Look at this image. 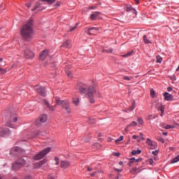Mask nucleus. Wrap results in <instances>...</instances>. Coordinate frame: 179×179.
Masks as SVG:
<instances>
[{
    "mask_svg": "<svg viewBox=\"0 0 179 179\" xmlns=\"http://www.w3.org/2000/svg\"><path fill=\"white\" fill-rule=\"evenodd\" d=\"M143 40L145 44H152V37L149 34L144 35L143 36Z\"/></svg>",
    "mask_w": 179,
    "mask_h": 179,
    "instance_id": "4468645a",
    "label": "nucleus"
},
{
    "mask_svg": "<svg viewBox=\"0 0 179 179\" xmlns=\"http://www.w3.org/2000/svg\"><path fill=\"white\" fill-rule=\"evenodd\" d=\"M71 166V162L68 161H62L60 163V167L64 169V170L68 169Z\"/></svg>",
    "mask_w": 179,
    "mask_h": 179,
    "instance_id": "2eb2a0df",
    "label": "nucleus"
},
{
    "mask_svg": "<svg viewBox=\"0 0 179 179\" xmlns=\"http://www.w3.org/2000/svg\"><path fill=\"white\" fill-rule=\"evenodd\" d=\"M139 162H142V158H138V159H136L135 163H139Z\"/></svg>",
    "mask_w": 179,
    "mask_h": 179,
    "instance_id": "49530a36",
    "label": "nucleus"
},
{
    "mask_svg": "<svg viewBox=\"0 0 179 179\" xmlns=\"http://www.w3.org/2000/svg\"><path fill=\"white\" fill-rule=\"evenodd\" d=\"M167 90H168L169 92H173V88H171V87H169L167 88Z\"/></svg>",
    "mask_w": 179,
    "mask_h": 179,
    "instance_id": "3c124183",
    "label": "nucleus"
},
{
    "mask_svg": "<svg viewBox=\"0 0 179 179\" xmlns=\"http://www.w3.org/2000/svg\"><path fill=\"white\" fill-rule=\"evenodd\" d=\"M156 58H157L156 62L159 64H162V62L163 61V58H162V57L160 56H157Z\"/></svg>",
    "mask_w": 179,
    "mask_h": 179,
    "instance_id": "cd10ccee",
    "label": "nucleus"
},
{
    "mask_svg": "<svg viewBox=\"0 0 179 179\" xmlns=\"http://www.w3.org/2000/svg\"><path fill=\"white\" fill-rule=\"evenodd\" d=\"M136 171H138V168L136 167H134L130 170V173H136Z\"/></svg>",
    "mask_w": 179,
    "mask_h": 179,
    "instance_id": "c9c22d12",
    "label": "nucleus"
},
{
    "mask_svg": "<svg viewBox=\"0 0 179 179\" xmlns=\"http://www.w3.org/2000/svg\"><path fill=\"white\" fill-rule=\"evenodd\" d=\"M138 121V124H140V125H142V124H143V120H142V118L139 117Z\"/></svg>",
    "mask_w": 179,
    "mask_h": 179,
    "instance_id": "ea45409f",
    "label": "nucleus"
},
{
    "mask_svg": "<svg viewBox=\"0 0 179 179\" xmlns=\"http://www.w3.org/2000/svg\"><path fill=\"white\" fill-rule=\"evenodd\" d=\"M99 15H100V13H97V12L94 13L91 15L90 19L92 20H96V19H97V16H99Z\"/></svg>",
    "mask_w": 179,
    "mask_h": 179,
    "instance_id": "412c9836",
    "label": "nucleus"
},
{
    "mask_svg": "<svg viewBox=\"0 0 179 179\" xmlns=\"http://www.w3.org/2000/svg\"><path fill=\"white\" fill-rule=\"evenodd\" d=\"M72 101L74 106H79V98H73Z\"/></svg>",
    "mask_w": 179,
    "mask_h": 179,
    "instance_id": "393cba45",
    "label": "nucleus"
},
{
    "mask_svg": "<svg viewBox=\"0 0 179 179\" xmlns=\"http://www.w3.org/2000/svg\"><path fill=\"white\" fill-rule=\"evenodd\" d=\"M142 153V151L141 150H134L131 152V155L133 156H135V155H141Z\"/></svg>",
    "mask_w": 179,
    "mask_h": 179,
    "instance_id": "a878e982",
    "label": "nucleus"
},
{
    "mask_svg": "<svg viewBox=\"0 0 179 179\" xmlns=\"http://www.w3.org/2000/svg\"><path fill=\"white\" fill-rule=\"evenodd\" d=\"M164 96L166 101H171L173 100V96H171L169 92H165L164 94Z\"/></svg>",
    "mask_w": 179,
    "mask_h": 179,
    "instance_id": "dca6fc26",
    "label": "nucleus"
},
{
    "mask_svg": "<svg viewBox=\"0 0 179 179\" xmlns=\"http://www.w3.org/2000/svg\"><path fill=\"white\" fill-rule=\"evenodd\" d=\"M48 117H47V115H41L36 121V125H41V124H43L44 122H45V121H47Z\"/></svg>",
    "mask_w": 179,
    "mask_h": 179,
    "instance_id": "0eeeda50",
    "label": "nucleus"
},
{
    "mask_svg": "<svg viewBox=\"0 0 179 179\" xmlns=\"http://www.w3.org/2000/svg\"><path fill=\"white\" fill-rule=\"evenodd\" d=\"M136 125H138V123L136 122H131V124L126 127L125 130L128 131V128H129V127H136Z\"/></svg>",
    "mask_w": 179,
    "mask_h": 179,
    "instance_id": "b1692460",
    "label": "nucleus"
},
{
    "mask_svg": "<svg viewBox=\"0 0 179 179\" xmlns=\"http://www.w3.org/2000/svg\"><path fill=\"white\" fill-rule=\"evenodd\" d=\"M61 6V2L57 1L56 3V6Z\"/></svg>",
    "mask_w": 179,
    "mask_h": 179,
    "instance_id": "5fc2aeb1",
    "label": "nucleus"
},
{
    "mask_svg": "<svg viewBox=\"0 0 179 179\" xmlns=\"http://www.w3.org/2000/svg\"><path fill=\"white\" fill-rule=\"evenodd\" d=\"M135 109V105H132L130 108H129V110L132 111L133 110Z\"/></svg>",
    "mask_w": 179,
    "mask_h": 179,
    "instance_id": "c03bdc74",
    "label": "nucleus"
},
{
    "mask_svg": "<svg viewBox=\"0 0 179 179\" xmlns=\"http://www.w3.org/2000/svg\"><path fill=\"white\" fill-rule=\"evenodd\" d=\"M90 9H94V7L90 6Z\"/></svg>",
    "mask_w": 179,
    "mask_h": 179,
    "instance_id": "0e129e2a",
    "label": "nucleus"
},
{
    "mask_svg": "<svg viewBox=\"0 0 179 179\" xmlns=\"http://www.w3.org/2000/svg\"><path fill=\"white\" fill-rule=\"evenodd\" d=\"M136 162V159H135V157H132L130 159V161L129 162V166H131V164L132 163H135Z\"/></svg>",
    "mask_w": 179,
    "mask_h": 179,
    "instance_id": "72a5a7b5",
    "label": "nucleus"
},
{
    "mask_svg": "<svg viewBox=\"0 0 179 179\" xmlns=\"http://www.w3.org/2000/svg\"><path fill=\"white\" fill-rule=\"evenodd\" d=\"M106 52H113V49H108L106 50H104Z\"/></svg>",
    "mask_w": 179,
    "mask_h": 179,
    "instance_id": "de8ad7c7",
    "label": "nucleus"
},
{
    "mask_svg": "<svg viewBox=\"0 0 179 179\" xmlns=\"http://www.w3.org/2000/svg\"><path fill=\"white\" fill-rule=\"evenodd\" d=\"M66 75H67V76H68L69 78H72V72H71V71H69V70H66Z\"/></svg>",
    "mask_w": 179,
    "mask_h": 179,
    "instance_id": "2f4dec72",
    "label": "nucleus"
},
{
    "mask_svg": "<svg viewBox=\"0 0 179 179\" xmlns=\"http://www.w3.org/2000/svg\"><path fill=\"white\" fill-rule=\"evenodd\" d=\"M36 90L37 93L42 96V97H45V87L37 86Z\"/></svg>",
    "mask_w": 179,
    "mask_h": 179,
    "instance_id": "9d476101",
    "label": "nucleus"
},
{
    "mask_svg": "<svg viewBox=\"0 0 179 179\" xmlns=\"http://www.w3.org/2000/svg\"><path fill=\"white\" fill-rule=\"evenodd\" d=\"M21 35L25 40H30L33 37V20H30L22 27Z\"/></svg>",
    "mask_w": 179,
    "mask_h": 179,
    "instance_id": "f03ea898",
    "label": "nucleus"
},
{
    "mask_svg": "<svg viewBox=\"0 0 179 179\" xmlns=\"http://www.w3.org/2000/svg\"><path fill=\"white\" fill-rule=\"evenodd\" d=\"M62 47H64V48H71V47H72V45H71V41H66L63 43Z\"/></svg>",
    "mask_w": 179,
    "mask_h": 179,
    "instance_id": "6ab92c4d",
    "label": "nucleus"
},
{
    "mask_svg": "<svg viewBox=\"0 0 179 179\" xmlns=\"http://www.w3.org/2000/svg\"><path fill=\"white\" fill-rule=\"evenodd\" d=\"M171 129V127L170 125L168 124L166 126V129Z\"/></svg>",
    "mask_w": 179,
    "mask_h": 179,
    "instance_id": "864d4df0",
    "label": "nucleus"
},
{
    "mask_svg": "<svg viewBox=\"0 0 179 179\" xmlns=\"http://www.w3.org/2000/svg\"><path fill=\"white\" fill-rule=\"evenodd\" d=\"M42 2H48V3H52L55 2V0H41Z\"/></svg>",
    "mask_w": 179,
    "mask_h": 179,
    "instance_id": "f704fd0d",
    "label": "nucleus"
},
{
    "mask_svg": "<svg viewBox=\"0 0 179 179\" xmlns=\"http://www.w3.org/2000/svg\"><path fill=\"white\" fill-rule=\"evenodd\" d=\"M137 138H138V136H136V135H134V136H133V139H136Z\"/></svg>",
    "mask_w": 179,
    "mask_h": 179,
    "instance_id": "6e6d98bb",
    "label": "nucleus"
},
{
    "mask_svg": "<svg viewBox=\"0 0 179 179\" xmlns=\"http://www.w3.org/2000/svg\"><path fill=\"white\" fill-rule=\"evenodd\" d=\"M149 164H150V165L153 164V159L150 158V159H149Z\"/></svg>",
    "mask_w": 179,
    "mask_h": 179,
    "instance_id": "a18cd8bd",
    "label": "nucleus"
},
{
    "mask_svg": "<svg viewBox=\"0 0 179 179\" xmlns=\"http://www.w3.org/2000/svg\"><path fill=\"white\" fill-rule=\"evenodd\" d=\"M25 5L28 8V9H30V8L31 6V1L27 3Z\"/></svg>",
    "mask_w": 179,
    "mask_h": 179,
    "instance_id": "58836bf2",
    "label": "nucleus"
},
{
    "mask_svg": "<svg viewBox=\"0 0 179 179\" xmlns=\"http://www.w3.org/2000/svg\"><path fill=\"white\" fill-rule=\"evenodd\" d=\"M48 179H55V178H54V176H53L52 175H49V176H48Z\"/></svg>",
    "mask_w": 179,
    "mask_h": 179,
    "instance_id": "09e8293b",
    "label": "nucleus"
},
{
    "mask_svg": "<svg viewBox=\"0 0 179 179\" xmlns=\"http://www.w3.org/2000/svg\"><path fill=\"white\" fill-rule=\"evenodd\" d=\"M158 154H159V151L157 150L152 151V155H154V156H157Z\"/></svg>",
    "mask_w": 179,
    "mask_h": 179,
    "instance_id": "a19ab883",
    "label": "nucleus"
},
{
    "mask_svg": "<svg viewBox=\"0 0 179 179\" xmlns=\"http://www.w3.org/2000/svg\"><path fill=\"white\" fill-rule=\"evenodd\" d=\"M45 163H47V160L43 159V160L39 162L38 163L36 164V167H41V166H43V164H45Z\"/></svg>",
    "mask_w": 179,
    "mask_h": 179,
    "instance_id": "4be33fe9",
    "label": "nucleus"
},
{
    "mask_svg": "<svg viewBox=\"0 0 179 179\" xmlns=\"http://www.w3.org/2000/svg\"><path fill=\"white\" fill-rule=\"evenodd\" d=\"M119 164H120V166H122V164H124V162H119Z\"/></svg>",
    "mask_w": 179,
    "mask_h": 179,
    "instance_id": "bf43d9fd",
    "label": "nucleus"
},
{
    "mask_svg": "<svg viewBox=\"0 0 179 179\" xmlns=\"http://www.w3.org/2000/svg\"><path fill=\"white\" fill-rule=\"evenodd\" d=\"M146 143H148V145L150 146H153V143H152V141H150V138H147Z\"/></svg>",
    "mask_w": 179,
    "mask_h": 179,
    "instance_id": "473e14b6",
    "label": "nucleus"
},
{
    "mask_svg": "<svg viewBox=\"0 0 179 179\" xmlns=\"http://www.w3.org/2000/svg\"><path fill=\"white\" fill-rule=\"evenodd\" d=\"M125 10H127V12H134V13H136V10L132 8V6L131 5H127L125 7Z\"/></svg>",
    "mask_w": 179,
    "mask_h": 179,
    "instance_id": "f3484780",
    "label": "nucleus"
},
{
    "mask_svg": "<svg viewBox=\"0 0 179 179\" xmlns=\"http://www.w3.org/2000/svg\"><path fill=\"white\" fill-rule=\"evenodd\" d=\"M28 162H29L28 158H27L26 159L23 158H20L19 159H17L13 163V170H19L20 167H23L24 166H26Z\"/></svg>",
    "mask_w": 179,
    "mask_h": 179,
    "instance_id": "20e7f679",
    "label": "nucleus"
},
{
    "mask_svg": "<svg viewBox=\"0 0 179 179\" xmlns=\"http://www.w3.org/2000/svg\"><path fill=\"white\" fill-rule=\"evenodd\" d=\"M24 57L27 58V59H31L32 58H34V52L29 49H27L24 50Z\"/></svg>",
    "mask_w": 179,
    "mask_h": 179,
    "instance_id": "6e6552de",
    "label": "nucleus"
},
{
    "mask_svg": "<svg viewBox=\"0 0 179 179\" xmlns=\"http://www.w3.org/2000/svg\"><path fill=\"white\" fill-rule=\"evenodd\" d=\"M47 57H48V50L45 49L41 52L39 59L40 61H44Z\"/></svg>",
    "mask_w": 179,
    "mask_h": 179,
    "instance_id": "9b49d317",
    "label": "nucleus"
},
{
    "mask_svg": "<svg viewBox=\"0 0 179 179\" xmlns=\"http://www.w3.org/2000/svg\"><path fill=\"white\" fill-rule=\"evenodd\" d=\"M159 141H160V142H162V143H164V138H160Z\"/></svg>",
    "mask_w": 179,
    "mask_h": 179,
    "instance_id": "4d7b16f0",
    "label": "nucleus"
},
{
    "mask_svg": "<svg viewBox=\"0 0 179 179\" xmlns=\"http://www.w3.org/2000/svg\"><path fill=\"white\" fill-rule=\"evenodd\" d=\"M131 55H132V52H129L126 53L125 55H123L122 57H123V58H127L128 57H131Z\"/></svg>",
    "mask_w": 179,
    "mask_h": 179,
    "instance_id": "c756f323",
    "label": "nucleus"
},
{
    "mask_svg": "<svg viewBox=\"0 0 179 179\" xmlns=\"http://www.w3.org/2000/svg\"><path fill=\"white\" fill-rule=\"evenodd\" d=\"M3 59L1 58L0 59V62H2ZM1 66H5V64L2 65L1 64H0V73H1V74L6 73V70L3 69L2 68H1Z\"/></svg>",
    "mask_w": 179,
    "mask_h": 179,
    "instance_id": "aec40b11",
    "label": "nucleus"
},
{
    "mask_svg": "<svg viewBox=\"0 0 179 179\" xmlns=\"http://www.w3.org/2000/svg\"><path fill=\"white\" fill-rule=\"evenodd\" d=\"M94 30L96 31H99V28L91 27L85 29V33H87L89 36H94Z\"/></svg>",
    "mask_w": 179,
    "mask_h": 179,
    "instance_id": "f8f14e48",
    "label": "nucleus"
},
{
    "mask_svg": "<svg viewBox=\"0 0 179 179\" xmlns=\"http://www.w3.org/2000/svg\"><path fill=\"white\" fill-rule=\"evenodd\" d=\"M7 122L6 123V127H10V128H17V126L13 124L17 121V115L15 113H10V115L7 117Z\"/></svg>",
    "mask_w": 179,
    "mask_h": 179,
    "instance_id": "7ed1b4c3",
    "label": "nucleus"
},
{
    "mask_svg": "<svg viewBox=\"0 0 179 179\" xmlns=\"http://www.w3.org/2000/svg\"><path fill=\"white\" fill-rule=\"evenodd\" d=\"M178 162H179V155L175 157L174 159H173L171 161V163L174 164V163H178Z\"/></svg>",
    "mask_w": 179,
    "mask_h": 179,
    "instance_id": "bb28decb",
    "label": "nucleus"
},
{
    "mask_svg": "<svg viewBox=\"0 0 179 179\" xmlns=\"http://www.w3.org/2000/svg\"><path fill=\"white\" fill-rule=\"evenodd\" d=\"M92 170H93V169H92V168H90V167H88V168H87V171H92Z\"/></svg>",
    "mask_w": 179,
    "mask_h": 179,
    "instance_id": "13d9d810",
    "label": "nucleus"
},
{
    "mask_svg": "<svg viewBox=\"0 0 179 179\" xmlns=\"http://www.w3.org/2000/svg\"><path fill=\"white\" fill-rule=\"evenodd\" d=\"M122 141H124V136H121L119 138L116 139L115 141V143H118L119 142H121Z\"/></svg>",
    "mask_w": 179,
    "mask_h": 179,
    "instance_id": "c85d7f7f",
    "label": "nucleus"
},
{
    "mask_svg": "<svg viewBox=\"0 0 179 179\" xmlns=\"http://www.w3.org/2000/svg\"><path fill=\"white\" fill-rule=\"evenodd\" d=\"M78 23L76 24L74 27H73L71 29H70L69 31H74L75 29L78 27Z\"/></svg>",
    "mask_w": 179,
    "mask_h": 179,
    "instance_id": "e433bc0d",
    "label": "nucleus"
},
{
    "mask_svg": "<svg viewBox=\"0 0 179 179\" xmlns=\"http://www.w3.org/2000/svg\"><path fill=\"white\" fill-rule=\"evenodd\" d=\"M90 124H96V120H94V119L90 120Z\"/></svg>",
    "mask_w": 179,
    "mask_h": 179,
    "instance_id": "37998d69",
    "label": "nucleus"
},
{
    "mask_svg": "<svg viewBox=\"0 0 179 179\" xmlns=\"http://www.w3.org/2000/svg\"><path fill=\"white\" fill-rule=\"evenodd\" d=\"M54 160L55 162L56 166H58V164H59V158L57 157H55Z\"/></svg>",
    "mask_w": 179,
    "mask_h": 179,
    "instance_id": "7c9ffc66",
    "label": "nucleus"
},
{
    "mask_svg": "<svg viewBox=\"0 0 179 179\" xmlns=\"http://www.w3.org/2000/svg\"><path fill=\"white\" fill-rule=\"evenodd\" d=\"M115 156H120V152H117L116 154H115Z\"/></svg>",
    "mask_w": 179,
    "mask_h": 179,
    "instance_id": "e2e57ef3",
    "label": "nucleus"
},
{
    "mask_svg": "<svg viewBox=\"0 0 179 179\" xmlns=\"http://www.w3.org/2000/svg\"><path fill=\"white\" fill-rule=\"evenodd\" d=\"M136 3L139 4V0H134Z\"/></svg>",
    "mask_w": 179,
    "mask_h": 179,
    "instance_id": "052dcab7",
    "label": "nucleus"
},
{
    "mask_svg": "<svg viewBox=\"0 0 179 179\" xmlns=\"http://www.w3.org/2000/svg\"><path fill=\"white\" fill-rule=\"evenodd\" d=\"M161 117H163V113H162V114H161Z\"/></svg>",
    "mask_w": 179,
    "mask_h": 179,
    "instance_id": "774afa93",
    "label": "nucleus"
},
{
    "mask_svg": "<svg viewBox=\"0 0 179 179\" xmlns=\"http://www.w3.org/2000/svg\"><path fill=\"white\" fill-rule=\"evenodd\" d=\"M78 89L80 93L85 94V93H87V96L90 99V103H94V99L93 96H94V93H96V90L93 86L87 87V85L85 84H79Z\"/></svg>",
    "mask_w": 179,
    "mask_h": 179,
    "instance_id": "f257e3e1",
    "label": "nucleus"
},
{
    "mask_svg": "<svg viewBox=\"0 0 179 179\" xmlns=\"http://www.w3.org/2000/svg\"><path fill=\"white\" fill-rule=\"evenodd\" d=\"M56 103L57 106H62V108L65 109V111L70 114L71 109V106L69 105V101L66 100L61 101L59 99H55Z\"/></svg>",
    "mask_w": 179,
    "mask_h": 179,
    "instance_id": "39448f33",
    "label": "nucleus"
},
{
    "mask_svg": "<svg viewBox=\"0 0 179 179\" xmlns=\"http://www.w3.org/2000/svg\"><path fill=\"white\" fill-rule=\"evenodd\" d=\"M43 102L44 103V104L46 106V107H48L51 111H54L55 110V106H50V103H48V101L43 99Z\"/></svg>",
    "mask_w": 179,
    "mask_h": 179,
    "instance_id": "a211bd4d",
    "label": "nucleus"
},
{
    "mask_svg": "<svg viewBox=\"0 0 179 179\" xmlns=\"http://www.w3.org/2000/svg\"><path fill=\"white\" fill-rule=\"evenodd\" d=\"M138 162H136V166H138Z\"/></svg>",
    "mask_w": 179,
    "mask_h": 179,
    "instance_id": "338daca9",
    "label": "nucleus"
},
{
    "mask_svg": "<svg viewBox=\"0 0 179 179\" xmlns=\"http://www.w3.org/2000/svg\"><path fill=\"white\" fill-rule=\"evenodd\" d=\"M50 152H51V148H47L34 156L33 159L34 160H41V159L44 158L48 153H50Z\"/></svg>",
    "mask_w": 179,
    "mask_h": 179,
    "instance_id": "423d86ee",
    "label": "nucleus"
},
{
    "mask_svg": "<svg viewBox=\"0 0 179 179\" xmlns=\"http://www.w3.org/2000/svg\"><path fill=\"white\" fill-rule=\"evenodd\" d=\"M160 111H162V113H164V108L163 106H161Z\"/></svg>",
    "mask_w": 179,
    "mask_h": 179,
    "instance_id": "603ef678",
    "label": "nucleus"
},
{
    "mask_svg": "<svg viewBox=\"0 0 179 179\" xmlns=\"http://www.w3.org/2000/svg\"><path fill=\"white\" fill-rule=\"evenodd\" d=\"M115 171H117V173H121V171H122V169H115Z\"/></svg>",
    "mask_w": 179,
    "mask_h": 179,
    "instance_id": "8fccbe9b",
    "label": "nucleus"
},
{
    "mask_svg": "<svg viewBox=\"0 0 179 179\" xmlns=\"http://www.w3.org/2000/svg\"><path fill=\"white\" fill-rule=\"evenodd\" d=\"M150 94H151L152 97H155V90H151Z\"/></svg>",
    "mask_w": 179,
    "mask_h": 179,
    "instance_id": "79ce46f5",
    "label": "nucleus"
},
{
    "mask_svg": "<svg viewBox=\"0 0 179 179\" xmlns=\"http://www.w3.org/2000/svg\"><path fill=\"white\" fill-rule=\"evenodd\" d=\"M123 79L124 80H132V77L124 76Z\"/></svg>",
    "mask_w": 179,
    "mask_h": 179,
    "instance_id": "4c0bfd02",
    "label": "nucleus"
},
{
    "mask_svg": "<svg viewBox=\"0 0 179 179\" xmlns=\"http://www.w3.org/2000/svg\"><path fill=\"white\" fill-rule=\"evenodd\" d=\"M162 134H163V135H164L165 136H167V132H163Z\"/></svg>",
    "mask_w": 179,
    "mask_h": 179,
    "instance_id": "680f3d73",
    "label": "nucleus"
},
{
    "mask_svg": "<svg viewBox=\"0 0 179 179\" xmlns=\"http://www.w3.org/2000/svg\"><path fill=\"white\" fill-rule=\"evenodd\" d=\"M142 141H145V138L141 137Z\"/></svg>",
    "mask_w": 179,
    "mask_h": 179,
    "instance_id": "69168bd1",
    "label": "nucleus"
},
{
    "mask_svg": "<svg viewBox=\"0 0 179 179\" xmlns=\"http://www.w3.org/2000/svg\"><path fill=\"white\" fill-rule=\"evenodd\" d=\"M41 6V2H37L34 7L33 8H31V11L34 12V10L38 9V8H40V6Z\"/></svg>",
    "mask_w": 179,
    "mask_h": 179,
    "instance_id": "5701e85b",
    "label": "nucleus"
},
{
    "mask_svg": "<svg viewBox=\"0 0 179 179\" xmlns=\"http://www.w3.org/2000/svg\"><path fill=\"white\" fill-rule=\"evenodd\" d=\"M10 155H12L13 156H20V148L18 147L13 148L10 150Z\"/></svg>",
    "mask_w": 179,
    "mask_h": 179,
    "instance_id": "1a4fd4ad",
    "label": "nucleus"
},
{
    "mask_svg": "<svg viewBox=\"0 0 179 179\" xmlns=\"http://www.w3.org/2000/svg\"><path fill=\"white\" fill-rule=\"evenodd\" d=\"M10 134L9 129L6 127L0 128V136H5V135H9Z\"/></svg>",
    "mask_w": 179,
    "mask_h": 179,
    "instance_id": "ddd939ff",
    "label": "nucleus"
}]
</instances>
